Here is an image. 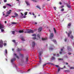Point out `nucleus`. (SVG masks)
<instances>
[{"mask_svg":"<svg viewBox=\"0 0 74 74\" xmlns=\"http://www.w3.org/2000/svg\"><path fill=\"white\" fill-rule=\"evenodd\" d=\"M53 47V45H50V47L49 48V49L50 50H51V51H52L53 49L52 48V47Z\"/></svg>","mask_w":74,"mask_h":74,"instance_id":"0eeeda50","label":"nucleus"},{"mask_svg":"<svg viewBox=\"0 0 74 74\" xmlns=\"http://www.w3.org/2000/svg\"><path fill=\"white\" fill-rule=\"evenodd\" d=\"M71 34V31H69V32L68 34V37H70V34Z\"/></svg>","mask_w":74,"mask_h":74,"instance_id":"f3484780","label":"nucleus"},{"mask_svg":"<svg viewBox=\"0 0 74 74\" xmlns=\"http://www.w3.org/2000/svg\"><path fill=\"white\" fill-rule=\"evenodd\" d=\"M71 23H69L67 27L68 28H70L71 27Z\"/></svg>","mask_w":74,"mask_h":74,"instance_id":"2eb2a0df","label":"nucleus"},{"mask_svg":"<svg viewBox=\"0 0 74 74\" xmlns=\"http://www.w3.org/2000/svg\"><path fill=\"white\" fill-rule=\"evenodd\" d=\"M29 14H30V15H32V13H31V12H29Z\"/></svg>","mask_w":74,"mask_h":74,"instance_id":"680f3d73","label":"nucleus"},{"mask_svg":"<svg viewBox=\"0 0 74 74\" xmlns=\"http://www.w3.org/2000/svg\"><path fill=\"white\" fill-rule=\"evenodd\" d=\"M61 11H64V9L62 8V9L61 10Z\"/></svg>","mask_w":74,"mask_h":74,"instance_id":"8fccbe9b","label":"nucleus"},{"mask_svg":"<svg viewBox=\"0 0 74 74\" xmlns=\"http://www.w3.org/2000/svg\"><path fill=\"white\" fill-rule=\"evenodd\" d=\"M14 15L15 16H16V17L18 16V14L16 13H14Z\"/></svg>","mask_w":74,"mask_h":74,"instance_id":"b1692460","label":"nucleus"},{"mask_svg":"<svg viewBox=\"0 0 74 74\" xmlns=\"http://www.w3.org/2000/svg\"><path fill=\"white\" fill-rule=\"evenodd\" d=\"M6 5H8V6H9V7H11V6H12L10 4H8V3Z\"/></svg>","mask_w":74,"mask_h":74,"instance_id":"bb28decb","label":"nucleus"},{"mask_svg":"<svg viewBox=\"0 0 74 74\" xmlns=\"http://www.w3.org/2000/svg\"><path fill=\"white\" fill-rule=\"evenodd\" d=\"M21 40L22 41H25V39H24V38H23V37H21Z\"/></svg>","mask_w":74,"mask_h":74,"instance_id":"393cba45","label":"nucleus"},{"mask_svg":"<svg viewBox=\"0 0 74 74\" xmlns=\"http://www.w3.org/2000/svg\"><path fill=\"white\" fill-rule=\"evenodd\" d=\"M37 7L39 8L40 10H41V8H40V6H36Z\"/></svg>","mask_w":74,"mask_h":74,"instance_id":"72a5a7b5","label":"nucleus"},{"mask_svg":"<svg viewBox=\"0 0 74 74\" xmlns=\"http://www.w3.org/2000/svg\"><path fill=\"white\" fill-rule=\"evenodd\" d=\"M32 36H33V37H36V35L35 34H34L32 35Z\"/></svg>","mask_w":74,"mask_h":74,"instance_id":"c756f323","label":"nucleus"},{"mask_svg":"<svg viewBox=\"0 0 74 74\" xmlns=\"http://www.w3.org/2000/svg\"><path fill=\"white\" fill-rule=\"evenodd\" d=\"M53 29L55 33H56V29H55V28H53Z\"/></svg>","mask_w":74,"mask_h":74,"instance_id":"7c9ffc66","label":"nucleus"},{"mask_svg":"<svg viewBox=\"0 0 74 74\" xmlns=\"http://www.w3.org/2000/svg\"><path fill=\"white\" fill-rule=\"evenodd\" d=\"M12 42H14V43H15V44H16V42H15V40H13Z\"/></svg>","mask_w":74,"mask_h":74,"instance_id":"4c0bfd02","label":"nucleus"},{"mask_svg":"<svg viewBox=\"0 0 74 74\" xmlns=\"http://www.w3.org/2000/svg\"><path fill=\"white\" fill-rule=\"evenodd\" d=\"M8 26H11V24H8Z\"/></svg>","mask_w":74,"mask_h":74,"instance_id":"774afa93","label":"nucleus"},{"mask_svg":"<svg viewBox=\"0 0 74 74\" xmlns=\"http://www.w3.org/2000/svg\"><path fill=\"white\" fill-rule=\"evenodd\" d=\"M64 48L63 47L62 48H61V51L60 52V54H63V49H64Z\"/></svg>","mask_w":74,"mask_h":74,"instance_id":"6e6552de","label":"nucleus"},{"mask_svg":"<svg viewBox=\"0 0 74 74\" xmlns=\"http://www.w3.org/2000/svg\"><path fill=\"white\" fill-rule=\"evenodd\" d=\"M51 59V60H55V58L53 57H52Z\"/></svg>","mask_w":74,"mask_h":74,"instance_id":"cd10ccee","label":"nucleus"},{"mask_svg":"<svg viewBox=\"0 0 74 74\" xmlns=\"http://www.w3.org/2000/svg\"><path fill=\"white\" fill-rule=\"evenodd\" d=\"M42 30V27H40L38 29V32H41Z\"/></svg>","mask_w":74,"mask_h":74,"instance_id":"6ab92c4d","label":"nucleus"},{"mask_svg":"<svg viewBox=\"0 0 74 74\" xmlns=\"http://www.w3.org/2000/svg\"><path fill=\"white\" fill-rule=\"evenodd\" d=\"M23 30H20L19 31V32L20 33H23Z\"/></svg>","mask_w":74,"mask_h":74,"instance_id":"412c9836","label":"nucleus"},{"mask_svg":"<svg viewBox=\"0 0 74 74\" xmlns=\"http://www.w3.org/2000/svg\"><path fill=\"white\" fill-rule=\"evenodd\" d=\"M70 69H74V67H70Z\"/></svg>","mask_w":74,"mask_h":74,"instance_id":"ea45409f","label":"nucleus"},{"mask_svg":"<svg viewBox=\"0 0 74 74\" xmlns=\"http://www.w3.org/2000/svg\"><path fill=\"white\" fill-rule=\"evenodd\" d=\"M21 56H22V57H23V54H21Z\"/></svg>","mask_w":74,"mask_h":74,"instance_id":"e2e57ef3","label":"nucleus"},{"mask_svg":"<svg viewBox=\"0 0 74 74\" xmlns=\"http://www.w3.org/2000/svg\"><path fill=\"white\" fill-rule=\"evenodd\" d=\"M60 8H63V6H61L60 7Z\"/></svg>","mask_w":74,"mask_h":74,"instance_id":"69168bd1","label":"nucleus"},{"mask_svg":"<svg viewBox=\"0 0 74 74\" xmlns=\"http://www.w3.org/2000/svg\"><path fill=\"white\" fill-rule=\"evenodd\" d=\"M34 40H36V37H33L32 38Z\"/></svg>","mask_w":74,"mask_h":74,"instance_id":"6e6d98bb","label":"nucleus"},{"mask_svg":"<svg viewBox=\"0 0 74 74\" xmlns=\"http://www.w3.org/2000/svg\"><path fill=\"white\" fill-rule=\"evenodd\" d=\"M21 14L22 16H23V13H21Z\"/></svg>","mask_w":74,"mask_h":74,"instance_id":"052dcab7","label":"nucleus"},{"mask_svg":"<svg viewBox=\"0 0 74 74\" xmlns=\"http://www.w3.org/2000/svg\"><path fill=\"white\" fill-rule=\"evenodd\" d=\"M70 37L71 38V39H73V38H74L73 36L72 35H71V36H70Z\"/></svg>","mask_w":74,"mask_h":74,"instance_id":"473e14b6","label":"nucleus"},{"mask_svg":"<svg viewBox=\"0 0 74 74\" xmlns=\"http://www.w3.org/2000/svg\"><path fill=\"white\" fill-rule=\"evenodd\" d=\"M14 56H15V57H16V58H17V59H19V57L18 56H17V55L15 53H14Z\"/></svg>","mask_w":74,"mask_h":74,"instance_id":"f8f14e48","label":"nucleus"},{"mask_svg":"<svg viewBox=\"0 0 74 74\" xmlns=\"http://www.w3.org/2000/svg\"><path fill=\"white\" fill-rule=\"evenodd\" d=\"M12 11V10H9V11H8L6 13V14H7V15H10L11 13V12Z\"/></svg>","mask_w":74,"mask_h":74,"instance_id":"9d476101","label":"nucleus"},{"mask_svg":"<svg viewBox=\"0 0 74 74\" xmlns=\"http://www.w3.org/2000/svg\"><path fill=\"white\" fill-rule=\"evenodd\" d=\"M60 68H58V72H59V71H60Z\"/></svg>","mask_w":74,"mask_h":74,"instance_id":"f704fd0d","label":"nucleus"},{"mask_svg":"<svg viewBox=\"0 0 74 74\" xmlns=\"http://www.w3.org/2000/svg\"><path fill=\"white\" fill-rule=\"evenodd\" d=\"M4 45L5 47V46L7 45V43H5L4 44Z\"/></svg>","mask_w":74,"mask_h":74,"instance_id":"79ce46f5","label":"nucleus"},{"mask_svg":"<svg viewBox=\"0 0 74 74\" xmlns=\"http://www.w3.org/2000/svg\"><path fill=\"white\" fill-rule=\"evenodd\" d=\"M7 1V0H4V3H6V2Z\"/></svg>","mask_w":74,"mask_h":74,"instance_id":"a18cd8bd","label":"nucleus"},{"mask_svg":"<svg viewBox=\"0 0 74 74\" xmlns=\"http://www.w3.org/2000/svg\"><path fill=\"white\" fill-rule=\"evenodd\" d=\"M27 12H26L24 13V14H25V15H27Z\"/></svg>","mask_w":74,"mask_h":74,"instance_id":"c9c22d12","label":"nucleus"},{"mask_svg":"<svg viewBox=\"0 0 74 74\" xmlns=\"http://www.w3.org/2000/svg\"><path fill=\"white\" fill-rule=\"evenodd\" d=\"M26 18V16L25 15L23 16V18Z\"/></svg>","mask_w":74,"mask_h":74,"instance_id":"49530a36","label":"nucleus"},{"mask_svg":"<svg viewBox=\"0 0 74 74\" xmlns=\"http://www.w3.org/2000/svg\"><path fill=\"white\" fill-rule=\"evenodd\" d=\"M15 60H16V59L15 58H12L11 59V63H12L14 67H16V70H17V67L16 65L15 64V63H14V62H15Z\"/></svg>","mask_w":74,"mask_h":74,"instance_id":"f257e3e1","label":"nucleus"},{"mask_svg":"<svg viewBox=\"0 0 74 74\" xmlns=\"http://www.w3.org/2000/svg\"><path fill=\"white\" fill-rule=\"evenodd\" d=\"M40 34H38L37 35V36L39 38H40Z\"/></svg>","mask_w":74,"mask_h":74,"instance_id":"c85d7f7f","label":"nucleus"},{"mask_svg":"<svg viewBox=\"0 0 74 74\" xmlns=\"http://www.w3.org/2000/svg\"><path fill=\"white\" fill-rule=\"evenodd\" d=\"M4 26L1 24H0V29H1V32H4V29H4Z\"/></svg>","mask_w":74,"mask_h":74,"instance_id":"7ed1b4c3","label":"nucleus"},{"mask_svg":"<svg viewBox=\"0 0 74 74\" xmlns=\"http://www.w3.org/2000/svg\"><path fill=\"white\" fill-rule=\"evenodd\" d=\"M22 49H19V48H18L17 51H22Z\"/></svg>","mask_w":74,"mask_h":74,"instance_id":"a878e982","label":"nucleus"},{"mask_svg":"<svg viewBox=\"0 0 74 74\" xmlns=\"http://www.w3.org/2000/svg\"><path fill=\"white\" fill-rule=\"evenodd\" d=\"M32 15H34V16L35 14H34V12H32Z\"/></svg>","mask_w":74,"mask_h":74,"instance_id":"bf43d9fd","label":"nucleus"},{"mask_svg":"<svg viewBox=\"0 0 74 74\" xmlns=\"http://www.w3.org/2000/svg\"><path fill=\"white\" fill-rule=\"evenodd\" d=\"M6 17H7V16H9V15L8 14H7L5 15Z\"/></svg>","mask_w":74,"mask_h":74,"instance_id":"13d9d810","label":"nucleus"},{"mask_svg":"<svg viewBox=\"0 0 74 74\" xmlns=\"http://www.w3.org/2000/svg\"><path fill=\"white\" fill-rule=\"evenodd\" d=\"M68 54V55H71V53H69Z\"/></svg>","mask_w":74,"mask_h":74,"instance_id":"864d4df0","label":"nucleus"},{"mask_svg":"<svg viewBox=\"0 0 74 74\" xmlns=\"http://www.w3.org/2000/svg\"><path fill=\"white\" fill-rule=\"evenodd\" d=\"M53 8L55 9V10H56V7H53Z\"/></svg>","mask_w":74,"mask_h":74,"instance_id":"3c124183","label":"nucleus"},{"mask_svg":"<svg viewBox=\"0 0 74 74\" xmlns=\"http://www.w3.org/2000/svg\"><path fill=\"white\" fill-rule=\"evenodd\" d=\"M55 66L56 67H58V68L59 67V65H55Z\"/></svg>","mask_w":74,"mask_h":74,"instance_id":"37998d69","label":"nucleus"},{"mask_svg":"<svg viewBox=\"0 0 74 74\" xmlns=\"http://www.w3.org/2000/svg\"><path fill=\"white\" fill-rule=\"evenodd\" d=\"M42 53V50H41V51H40L39 53V55L38 56L39 58V63H41V55Z\"/></svg>","mask_w":74,"mask_h":74,"instance_id":"f03ea898","label":"nucleus"},{"mask_svg":"<svg viewBox=\"0 0 74 74\" xmlns=\"http://www.w3.org/2000/svg\"><path fill=\"white\" fill-rule=\"evenodd\" d=\"M57 57H58V56H59V54H57Z\"/></svg>","mask_w":74,"mask_h":74,"instance_id":"5fc2aeb1","label":"nucleus"},{"mask_svg":"<svg viewBox=\"0 0 74 74\" xmlns=\"http://www.w3.org/2000/svg\"><path fill=\"white\" fill-rule=\"evenodd\" d=\"M23 11V10L22 9H18L17 10V11H18V12L19 11Z\"/></svg>","mask_w":74,"mask_h":74,"instance_id":"5701e85b","label":"nucleus"},{"mask_svg":"<svg viewBox=\"0 0 74 74\" xmlns=\"http://www.w3.org/2000/svg\"><path fill=\"white\" fill-rule=\"evenodd\" d=\"M30 70V69H29L27 72V73H29V71Z\"/></svg>","mask_w":74,"mask_h":74,"instance_id":"0e129e2a","label":"nucleus"},{"mask_svg":"<svg viewBox=\"0 0 74 74\" xmlns=\"http://www.w3.org/2000/svg\"><path fill=\"white\" fill-rule=\"evenodd\" d=\"M52 40L54 42L55 44H56V40L53 39Z\"/></svg>","mask_w":74,"mask_h":74,"instance_id":"4be33fe9","label":"nucleus"},{"mask_svg":"<svg viewBox=\"0 0 74 74\" xmlns=\"http://www.w3.org/2000/svg\"><path fill=\"white\" fill-rule=\"evenodd\" d=\"M26 62H28V57L26 58Z\"/></svg>","mask_w":74,"mask_h":74,"instance_id":"09e8293b","label":"nucleus"},{"mask_svg":"<svg viewBox=\"0 0 74 74\" xmlns=\"http://www.w3.org/2000/svg\"><path fill=\"white\" fill-rule=\"evenodd\" d=\"M58 60H63V59H62L59 58Z\"/></svg>","mask_w":74,"mask_h":74,"instance_id":"c03bdc74","label":"nucleus"},{"mask_svg":"<svg viewBox=\"0 0 74 74\" xmlns=\"http://www.w3.org/2000/svg\"><path fill=\"white\" fill-rule=\"evenodd\" d=\"M47 64H51V65H52L53 66H54V64L52 63H51L50 62L47 63L45 64H43V66H45Z\"/></svg>","mask_w":74,"mask_h":74,"instance_id":"423d86ee","label":"nucleus"},{"mask_svg":"<svg viewBox=\"0 0 74 74\" xmlns=\"http://www.w3.org/2000/svg\"><path fill=\"white\" fill-rule=\"evenodd\" d=\"M3 41L2 40H0V48H3Z\"/></svg>","mask_w":74,"mask_h":74,"instance_id":"39448f33","label":"nucleus"},{"mask_svg":"<svg viewBox=\"0 0 74 74\" xmlns=\"http://www.w3.org/2000/svg\"><path fill=\"white\" fill-rule=\"evenodd\" d=\"M7 53H8L7 50L6 49H5V55L6 56H7Z\"/></svg>","mask_w":74,"mask_h":74,"instance_id":"ddd939ff","label":"nucleus"},{"mask_svg":"<svg viewBox=\"0 0 74 74\" xmlns=\"http://www.w3.org/2000/svg\"><path fill=\"white\" fill-rule=\"evenodd\" d=\"M12 34H15V31H12Z\"/></svg>","mask_w":74,"mask_h":74,"instance_id":"58836bf2","label":"nucleus"},{"mask_svg":"<svg viewBox=\"0 0 74 74\" xmlns=\"http://www.w3.org/2000/svg\"><path fill=\"white\" fill-rule=\"evenodd\" d=\"M67 49L69 51H72V49L71 46H68L67 47Z\"/></svg>","mask_w":74,"mask_h":74,"instance_id":"1a4fd4ad","label":"nucleus"},{"mask_svg":"<svg viewBox=\"0 0 74 74\" xmlns=\"http://www.w3.org/2000/svg\"><path fill=\"white\" fill-rule=\"evenodd\" d=\"M3 8H4V9L6 8V6H3Z\"/></svg>","mask_w":74,"mask_h":74,"instance_id":"de8ad7c7","label":"nucleus"},{"mask_svg":"<svg viewBox=\"0 0 74 74\" xmlns=\"http://www.w3.org/2000/svg\"><path fill=\"white\" fill-rule=\"evenodd\" d=\"M53 37V34L51 33L50 34V38H52Z\"/></svg>","mask_w":74,"mask_h":74,"instance_id":"4468645a","label":"nucleus"},{"mask_svg":"<svg viewBox=\"0 0 74 74\" xmlns=\"http://www.w3.org/2000/svg\"><path fill=\"white\" fill-rule=\"evenodd\" d=\"M59 3H60V5L62 4V2H60Z\"/></svg>","mask_w":74,"mask_h":74,"instance_id":"338daca9","label":"nucleus"},{"mask_svg":"<svg viewBox=\"0 0 74 74\" xmlns=\"http://www.w3.org/2000/svg\"><path fill=\"white\" fill-rule=\"evenodd\" d=\"M32 1H33L34 2H37V1L36 0H31Z\"/></svg>","mask_w":74,"mask_h":74,"instance_id":"e433bc0d","label":"nucleus"},{"mask_svg":"<svg viewBox=\"0 0 74 74\" xmlns=\"http://www.w3.org/2000/svg\"><path fill=\"white\" fill-rule=\"evenodd\" d=\"M35 45H36L35 42H33L32 43V47H34V46H35Z\"/></svg>","mask_w":74,"mask_h":74,"instance_id":"dca6fc26","label":"nucleus"},{"mask_svg":"<svg viewBox=\"0 0 74 74\" xmlns=\"http://www.w3.org/2000/svg\"><path fill=\"white\" fill-rule=\"evenodd\" d=\"M65 71V73H66L67 72H69L70 71H69V70H66V71Z\"/></svg>","mask_w":74,"mask_h":74,"instance_id":"2f4dec72","label":"nucleus"},{"mask_svg":"<svg viewBox=\"0 0 74 74\" xmlns=\"http://www.w3.org/2000/svg\"><path fill=\"white\" fill-rule=\"evenodd\" d=\"M67 41V39H66V38H65L64 39V41H65V42H66Z\"/></svg>","mask_w":74,"mask_h":74,"instance_id":"603ef678","label":"nucleus"},{"mask_svg":"<svg viewBox=\"0 0 74 74\" xmlns=\"http://www.w3.org/2000/svg\"><path fill=\"white\" fill-rule=\"evenodd\" d=\"M66 4L67 6V7L69 8H71V6L68 3H66Z\"/></svg>","mask_w":74,"mask_h":74,"instance_id":"9b49d317","label":"nucleus"},{"mask_svg":"<svg viewBox=\"0 0 74 74\" xmlns=\"http://www.w3.org/2000/svg\"><path fill=\"white\" fill-rule=\"evenodd\" d=\"M64 57H65V58H68V57H67V56H65Z\"/></svg>","mask_w":74,"mask_h":74,"instance_id":"4d7b16f0","label":"nucleus"},{"mask_svg":"<svg viewBox=\"0 0 74 74\" xmlns=\"http://www.w3.org/2000/svg\"><path fill=\"white\" fill-rule=\"evenodd\" d=\"M25 33H29L30 34V33H34V31L32 30H29L27 32H24Z\"/></svg>","mask_w":74,"mask_h":74,"instance_id":"20e7f679","label":"nucleus"},{"mask_svg":"<svg viewBox=\"0 0 74 74\" xmlns=\"http://www.w3.org/2000/svg\"><path fill=\"white\" fill-rule=\"evenodd\" d=\"M47 39V38L46 37L45 38H42V41H45V40H46Z\"/></svg>","mask_w":74,"mask_h":74,"instance_id":"aec40b11","label":"nucleus"},{"mask_svg":"<svg viewBox=\"0 0 74 74\" xmlns=\"http://www.w3.org/2000/svg\"><path fill=\"white\" fill-rule=\"evenodd\" d=\"M12 24H16V23H15L14 22H13L12 23Z\"/></svg>","mask_w":74,"mask_h":74,"instance_id":"a19ab883","label":"nucleus"},{"mask_svg":"<svg viewBox=\"0 0 74 74\" xmlns=\"http://www.w3.org/2000/svg\"><path fill=\"white\" fill-rule=\"evenodd\" d=\"M25 3L27 5L29 6L30 5V3H29V2L28 1H26Z\"/></svg>","mask_w":74,"mask_h":74,"instance_id":"a211bd4d","label":"nucleus"}]
</instances>
